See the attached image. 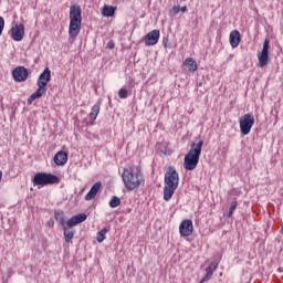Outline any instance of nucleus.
I'll list each match as a JSON object with an SVG mask.
<instances>
[{
  "mask_svg": "<svg viewBox=\"0 0 283 283\" xmlns=\"http://www.w3.org/2000/svg\"><path fill=\"white\" fill-rule=\"evenodd\" d=\"M122 179L128 191L138 189V187L145 182V179L143 178V171L138 167L124 168Z\"/></svg>",
  "mask_w": 283,
  "mask_h": 283,
  "instance_id": "nucleus-1",
  "label": "nucleus"
},
{
  "mask_svg": "<svg viewBox=\"0 0 283 283\" xmlns=\"http://www.w3.org/2000/svg\"><path fill=\"white\" fill-rule=\"evenodd\" d=\"M202 145H205V140L202 139L191 144L190 150L184 158V169H186V171H193V169L198 167V163H200V154H202Z\"/></svg>",
  "mask_w": 283,
  "mask_h": 283,
  "instance_id": "nucleus-2",
  "label": "nucleus"
},
{
  "mask_svg": "<svg viewBox=\"0 0 283 283\" xmlns=\"http://www.w3.org/2000/svg\"><path fill=\"white\" fill-rule=\"evenodd\" d=\"M50 81H52V71H50V67H46L38 78V90L27 99L28 105H32L36 98H41L48 92V83Z\"/></svg>",
  "mask_w": 283,
  "mask_h": 283,
  "instance_id": "nucleus-3",
  "label": "nucleus"
},
{
  "mask_svg": "<svg viewBox=\"0 0 283 283\" xmlns=\"http://www.w3.org/2000/svg\"><path fill=\"white\" fill-rule=\"evenodd\" d=\"M81 6L73 4L70 8L69 34L73 39L81 33V23L83 22Z\"/></svg>",
  "mask_w": 283,
  "mask_h": 283,
  "instance_id": "nucleus-4",
  "label": "nucleus"
},
{
  "mask_svg": "<svg viewBox=\"0 0 283 283\" xmlns=\"http://www.w3.org/2000/svg\"><path fill=\"white\" fill-rule=\"evenodd\" d=\"M32 182L34 187H48V185H59L61 182V178L52 174L36 172Z\"/></svg>",
  "mask_w": 283,
  "mask_h": 283,
  "instance_id": "nucleus-5",
  "label": "nucleus"
},
{
  "mask_svg": "<svg viewBox=\"0 0 283 283\" xmlns=\"http://www.w3.org/2000/svg\"><path fill=\"white\" fill-rule=\"evenodd\" d=\"M239 123L241 134H243V136H249L253 125H255V117H253L251 114H245L240 118Z\"/></svg>",
  "mask_w": 283,
  "mask_h": 283,
  "instance_id": "nucleus-6",
  "label": "nucleus"
},
{
  "mask_svg": "<svg viewBox=\"0 0 283 283\" xmlns=\"http://www.w3.org/2000/svg\"><path fill=\"white\" fill-rule=\"evenodd\" d=\"M179 182H180V177L178 175V171H176V168L169 166L165 174V185L168 187L178 188Z\"/></svg>",
  "mask_w": 283,
  "mask_h": 283,
  "instance_id": "nucleus-7",
  "label": "nucleus"
},
{
  "mask_svg": "<svg viewBox=\"0 0 283 283\" xmlns=\"http://www.w3.org/2000/svg\"><path fill=\"white\" fill-rule=\"evenodd\" d=\"M269 43H271V41L268 38H265L263 42L262 52L258 53L259 65L261 67H266V65H269Z\"/></svg>",
  "mask_w": 283,
  "mask_h": 283,
  "instance_id": "nucleus-8",
  "label": "nucleus"
},
{
  "mask_svg": "<svg viewBox=\"0 0 283 283\" xmlns=\"http://www.w3.org/2000/svg\"><path fill=\"white\" fill-rule=\"evenodd\" d=\"M10 34L13 41H23V36H25V25L23 23H17L11 28Z\"/></svg>",
  "mask_w": 283,
  "mask_h": 283,
  "instance_id": "nucleus-9",
  "label": "nucleus"
},
{
  "mask_svg": "<svg viewBox=\"0 0 283 283\" xmlns=\"http://www.w3.org/2000/svg\"><path fill=\"white\" fill-rule=\"evenodd\" d=\"M179 233L182 238H189L193 233V221L186 219L179 226Z\"/></svg>",
  "mask_w": 283,
  "mask_h": 283,
  "instance_id": "nucleus-10",
  "label": "nucleus"
},
{
  "mask_svg": "<svg viewBox=\"0 0 283 283\" xmlns=\"http://www.w3.org/2000/svg\"><path fill=\"white\" fill-rule=\"evenodd\" d=\"M12 77L15 83H23L24 81H28V69H25V66H17L12 71Z\"/></svg>",
  "mask_w": 283,
  "mask_h": 283,
  "instance_id": "nucleus-11",
  "label": "nucleus"
},
{
  "mask_svg": "<svg viewBox=\"0 0 283 283\" xmlns=\"http://www.w3.org/2000/svg\"><path fill=\"white\" fill-rule=\"evenodd\" d=\"M159 40H160V30H157V29L148 32L144 38L146 45H156Z\"/></svg>",
  "mask_w": 283,
  "mask_h": 283,
  "instance_id": "nucleus-12",
  "label": "nucleus"
},
{
  "mask_svg": "<svg viewBox=\"0 0 283 283\" xmlns=\"http://www.w3.org/2000/svg\"><path fill=\"white\" fill-rule=\"evenodd\" d=\"M87 220V214L80 213L76 216H73L66 223L65 227L67 229H72V227H76V224H81V222H85Z\"/></svg>",
  "mask_w": 283,
  "mask_h": 283,
  "instance_id": "nucleus-13",
  "label": "nucleus"
},
{
  "mask_svg": "<svg viewBox=\"0 0 283 283\" xmlns=\"http://www.w3.org/2000/svg\"><path fill=\"white\" fill-rule=\"evenodd\" d=\"M101 187H103V184L101 181L95 182L92 186L91 190L85 196V200H87V201L94 200V198H96L98 191H101Z\"/></svg>",
  "mask_w": 283,
  "mask_h": 283,
  "instance_id": "nucleus-14",
  "label": "nucleus"
},
{
  "mask_svg": "<svg viewBox=\"0 0 283 283\" xmlns=\"http://www.w3.org/2000/svg\"><path fill=\"white\" fill-rule=\"evenodd\" d=\"M55 165H57V167H63V165H65L67 163V153L60 150L55 154L54 158H53Z\"/></svg>",
  "mask_w": 283,
  "mask_h": 283,
  "instance_id": "nucleus-15",
  "label": "nucleus"
},
{
  "mask_svg": "<svg viewBox=\"0 0 283 283\" xmlns=\"http://www.w3.org/2000/svg\"><path fill=\"white\" fill-rule=\"evenodd\" d=\"M240 41H242V35H240V31L233 30L230 32V45L231 48H238L240 45Z\"/></svg>",
  "mask_w": 283,
  "mask_h": 283,
  "instance_id": "nucleus-16",
  "label": "nucleus"
},
{
  "mask_svg": "<svg viewBox=\"0 0 283 283\" xmlns=\"http://www.w3.org/2000/svg\"><path fill=\"white\" fill-rule=\"evenodd\" d=\"M176 189H178V188H176L174 186L166 185L164 187V200L166 202H169V200H171V198H174V193H176Z\"/></svg>",
  "mask_w": 283,
  "mask_h": 283,
  "instance_id": "nucleus-17",
  "label": "nucleus"
},
{
  "mask_svg": "<svg viewBox=\"0 0 283 283\" xmlns=\"http://www.w3.org/2000/svg\"><path fill=\"white\" fill-rule=\"evenodd\" d=\"M184 67H187L188 72H197L198 71V63L192 57H188L184 61Z\"/></svg>",
  "mask_w": 283,
  "mask_h": 283,
  "instance_id": "nucleus-18",
  "label": "nucleus"
},
{
  "mask_svg": "<svg viewBox=\"0 0 283 283\" xmlns=\"http://www.w3.org/2000/svg\"><path fill=\"white\" fill-rule=\"evenodd\" d=\"M98 114H101V106L99 105H94L92 107V111L90 113V122H87V125H94V120L98 117Z\"/></svg>",
  "mask_w": 283,
  "mask_h": 283,
  "instance_id": "nucleus-19",
  "label": "nucleus"
},
{
  "mask_svg": "<svg viewBox=\"0 0 283 283\" xmlns=\"http://www.w3.org/2000/svg\"><path fill=\"white\" fill-rule=\"evenodd\" d=\"M218 269V262H211L208 268H206V275L203 280H211L213 276L214 271Z\"/></svg>",
  "mask_w": 283,
  "mask_h": 283,
  "instance_id": "nucleus-20",
  "label": "nucleus"
},
{
  "mask_svg": "<svg viewBox=\"0 0 283 283\" xmlns=\"http://www.w3.org/2000/svg\"><path fill=\"white\" fill-rule=\"evenodd\" d=\"M74 229L72 228H67V226H63V235H64V240L65 242L70 243L72 242V240H74Z\"/></svg>",
  "mask_w": 283,
  "mask_h": 283,
  "instance_id": "nucleus-21",
  "label": "nucleus"
},
{
  "mask_svg": "<svg viewBox=\"0 0 283 283\" xmlns=\"http://www.w3.org/2000/svg\"><path fill=\"white\" fill-rule=\"evenodd\" d=\"M103 17H114L116 14V7L113 6H104L102 9Z\"/></svg>",
  "mask_w": 283,
  "mask_h": 283,
  "instance_id": "nucleus-22",
  "label": "nucleus"
},
{
  "mask_svg": "<svg viewBox=\"0 0 283 283\" xmlns=\"http://www.w3.org/2000/svg\"><path fill=\"white\" fill-rule=\"evenodd\" d=\"M54 218H55L56 222H59V224H61V227H65V214L63 213V211L55 210Z\"/></svg>",
  "mask_w": 283,
  "mask_h": 283,
  "instance_id": "nucleus-23",
  "label": "nucleus"
},
{
  "mask_svg": "<svg viewBox=\"0 0 283 283\" xmlns=\"http://www.w3.org/2000/svg\"><path fill=\"white\" fill-rule=\"evenodd\" d=\"M107 233H109V229L108 228H103L101 231L97 232V242H103L107 235Z\"/></svg>",
  "mask_w": 283,
  "mask_h": 283,
  "instance_id": "nucleus-24",
  "label": "nucleus"
},
{
  "mask_svg": "<svg viewBox=\"0 0 283 283\" xmlns=\"http://www.w3.org/2000/svg\"><path fill=\"white\" fill-rule=\"evenodd\" d=\"M116 207H120V198L113 196L111 201H109V208L111 209H116Z\"/></svg>",
  "mask_w": 283,
  "mask_h": 283,
  "instance_id": "nucleus-25",
  "label": "nucleus"
},
{
  "mask_svg": "<svg viewBox=\"0 0 283 283\" xmlns=\"http://www.w3.org/2000/svg\"><path fill=\"white\" fill-rule=\"evenodd\" d=\"M235 209H238V201L237 200H233L230 205V209H229V212H228V218H232Z\"/></svg>",
  "mask_w": 283,
  "mask_h": 283,
  "instance_id": "nucleus-26",
  "label": "nucleus"
},
{
  "mask_svg": "<svg viewBox=\"0 0 283 283\" xmlns=\"http://www.w3.org/2000/svg\"><path fill=\"white\" fill-rule=\"evenodd\" d=\"M180 12V7L178 6H174L170 11H169V14L170 17H176V14H178Z\"/></svg>",
  "mask_w": 283,
  "mask_h": 283,
  "instance_id": "nucleus-27",
  "label": "nucleus"
},
{
  "mask_svg": "<svg viewBox=\"0 0 283 283\" xmlns=\"http://www.w3.org/2000/svg\"><path fill=\"white\" fill-rule=\"evenodd\" d=\"M118 96H119V98H127V96H128L127 88H120L118 91Z\"/></svg>",
  "mask_w": 283,
  "mask_h": 283,
  "instance_id": "nucleus-28",
  "label": "nucleus"
},
{
  "mask_svg": "<svg viewBox=\"0 0 283 283\" xmlns=\"http://www.w3.org/2000/svg\"><path fill=\"white\" fill-rule=\"evenodd\" d=\"M6 28V20L3 17H0V36L3 34V29Z\"/></svg>",
  "mask_w": 283,
  "mask_h": 283,
  "instance_id": "nucleus-29",
  "label": "nucleus"
},
{
  "mask_svg": "<svg viewBox=\"0 0 283 283\" xmlns=\"http://www.w3.org/2000/svg\"><path fill=\"white\" fill-rule=\"evenodd\" d=\"M163 154H165L166 156H170L171 154V149H168L167 147H165V149H161Z\"/></svg>",
  "mask_w": 283,
  "mask_h": 283,
  "instance_id": "nucleus-30",
  "label": "nucleus"
},
{
  "mask_svg": "<svg viewBox=\"0 0 283 283\" xmlns=\"http://www.w3.org/2000/svg\"><path fill=\"white\" fill-rule=\"evenodd\" d=\"M48 227H50V229L54 228V220H50L48 222Z\"/></svg>",
  "mask_w": 283,
  "mask_h": 283,
  "instance_id": "nucleus-31",
  "label": "nucleus"
},
{
  "mask_svg": "<svg viewBox=\"0 0 283 283\" xmlns=\"http://www.w3.org/2000/svg\"><path fill=\"white\" fill-rule=\"evenodd\" d=\"M108 48L112 50L114 48V42H108Z\"/></svg>",
  "mask_w": 283,
  "mask_h": 283,
  "instance_id": "nucleus-32",
  "label": "nucleus"
},
{
  "mask_svg": "<svg viewBox=\"0 0 283 283\" xmlns=\"http://www.w3.org/2000/svg\"><path fill=\"white\" fill-rule=\"evenodd\" d=\"M180 11L187 12V7H181V8H180Z\"/></svg>",
  "mask_w": 283,
  "mask_h": 283,
  "instance_id": "nucleus-33",
  "label": "nucleus"
},
{
  "mask_svg": "<svg viewBox=\"0 0 283 283\" xmlns=\"http://www.w3.org/2000/svg\"><path fill=\"white\" fill-rule=\"evenodd\" d=\"M205 282H209V280H205V276L200 280L199 283H205Z\"/></svg>",
  "mask_w": 283,
  "mask_h": 283,
  "instance_id": "nucleus-34",
  "label": "nucleus"
},
{
  "mask_svg": "<svg viewBox=\"0 0 283 283\" xmlns=\"http://www.w3.org/2000/svg\"><path fill=\"white\" fill-rule=\"evenodd\" d=\"M2 178H3V172L0 170V182Z\"/></svg>",
  "mask_w": 283,
  "mask_h": 283,
  "instance_id": "nucleus-35",
  "label": "nucleus"
},
{
  "mask_svg": "<svg viewBox=\"0 0 283 283\" xmlns=\"http://www.w3.org/2000/svg\"><path fill=\"white\" fill-rule=\"evenodd\" d=\"M164 48H168L167 43H164Z\"/></svg>",
  "mask_w": 283,
  "mask_h": 283,
  "instance_id": "nucleus-36",
  "label": "nucleus"
}]
</instances>
